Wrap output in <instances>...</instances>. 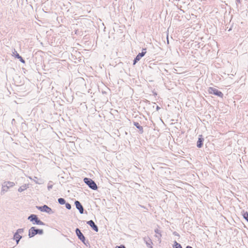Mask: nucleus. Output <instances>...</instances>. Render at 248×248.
Returning a JSON list of instances; mask_svg holds the SVG:
<instances>
[{"instance_id": "nucleus-15", "label": "nucleus", "mask_w": 248, "mask_h": 248, "mask_svg": "<svg viewBox=\"0 0 248 248\" xmlns=\"http://www.w3.org/2000/svg\"><path fill=\"white\" fill-rule=\"evenodd\" d=\"M175 248H182L181 245L175 242Z\"/></svg>"}, {"instance_id": "nucleus-17", "label": "nucleus", "mask_w": 248, "mask_h": 248, "mask_svg": "<svg viewBox=\"0 0 248 248\" xmlns=\"http://www.w3.org/2000/svg\"><path fill=\"white\" fill-rule=\"evenodd\" d=\"M36 232H37V234L39 233V234H41L43 232V230H40V229H36Z\"/></svg>"}, {"instance_id": "nucleus-3", "label": "nucleus", "mask_w": 248, "mask_h": 248, "mask_svg": "<svg viewBox=\"0 0 248 248\" xmlns=\"http://www.w3.org/2000/svg\"><path fill=\"white\" fill-rule=\"evenodd\" d=\"M28 219L32 222L34 221V222H33V224H36L38 225H43V223L40 220L38 219L37 216L35 215H31L30 216Z\"/></svg>"}, {"instance_id": "nucleus-10", "label": "nucleus", "mask_w": 248, "mask_h": 248, "mask_svg": "<svg viewBox=\"0 0 248 248\" xmlns=\"http://www.w3.org/2000/svg\"><path fill=\"white\" fill-rule=\"evenodd\" d=\"M37 234L36 229L34 227H31L29 232V236L30 237H32Z\"/></svg>"}, {"instance_id": "nucleus-7", "label": "nucleus", "mask_w": 248, "mask_h": 248, "mask_svg": "<svg viewBox=\"0 0 248 248\" xmlns=\"http://www.w3.org/2000/svg\"><path fill=\"white\" fill-rule=\"evenodd\" d=\"M76 233L78 237V238L81 240L83 242H84L85 240V237L82 232L78 229H77L76 230Z\"/></svg>"}, {"instance_id": "nucleus-2", "label": "nucleus", "mask_w": 248, "mask_h": 248, "mask_svg": "<svg viewBox=\"0 0 248 248\" xmlns=\"http://www.w3.org/2000/svg\"><path fill=\"white\" fill-rule=\"evenodd\" d=\"M208 92L210 94H213L221 97L223 96V93L220 91L213 87H210L208 89Z\"/></svg>"}, {"instance_id": "nucleus-19", "label": "nucleus", "mask_w": 248, "mask_h": 248, "mask_svg": "<svg viewBox=\"0 0 248 248\" xmlns=\"http://www.w3.org/2000/svg\"><path fill=\"white\" fill-rule=\"evenodd\" d=\"M135 125L136 126V127L139 128V129H142V127L141 126H140L139 123H137L135 124Z\"/></svg>"}, {"instance_id": "nucleus-5", "label": "nucleus", "mask_w": 248, "mask_h": 248, "mask_svg": "<svg viewBox=\"0 0 248 248\" xmlns=\"http://www.w3.org/2000/svg\"><path fill=\"white\" fill-rule=\"evenodd\" d=\"M15 185L13 182H5L2 186V190L6 191L9 187H13Z\"/></svg>"}, {"instance_id": "nucleus-4", "label": "nucleus", "mask_w": 248, "mask_h": 248, "mask_svg": "<svg viewBox=\"0 0 248 248\" xmlns=\"http://www.w3.org/2000/svg\"><path fill=\"white\" fill-rule=\"evenodd\" d=\"M23 232V229H18L14 235V239L16 240L17 244L18 243L19 240L21 238V236L20 234H22Z\"/></svg>"}, {"instance_id": "nucleus-9", "label": "nucleus", "mask_w": 248, "mask_h": 248, "mask_svg": "<svg viewBox=\"0 0 248 248\" xmlns=\"http://www.w3.org/2000/svg\"><path fill=\"white\" fill-rule=\"evenodd\" d=\"M87 224L90 225L95 231L98 232V227L94 224L93 220H90L87 222Z\"/></svg>"}, {"instance_id": "nucleus-1", "label": "nucleus", "mask_w": 248, "mask_h": 248, "mask_svg": "<svg viewBox=\"0 0 248 248\" xmlns=\"http://www.w3.org/2000/svg\"><path fill=\"white\" fill-rule=\"evenodd\" d=\"M84 182L89 186L93 189V190H96L97 189V186L95 183L93 181L92 179L88 178H85L84 179Z\"/></svg>"}, {"instance_id": "nucleus-22", "label": "nucleus", "mask_w": 248, "mask_h": 248, "mask_svg": "<svg viewBox=\"0 0 248 248\" xmlns=\"http://www.w3.org/2000/svg\"><path fill=\"white\" fill-rule=\"evenodd\" d=\"M115 248H125L124 246H117Z\"/></svg>"}, {"instance_id": "nucleus-12", "label": "nucleus", "mask_w": 248, "mask_h": 248, "mask_svg": "<svg viewBox=\"0 0 248 248\" xmlns=\"http://www.w3.org/2000/svg\"><path fill=\"white\" fill-rule=\"evenodd\" d=\"M203 140L201 138H199L197 142V146L199 148H201L202 145Z\"/></svg>"}, {"instance_id": "nucleus-14", "label": "nucleus", "mask_w": 248, "mask_h": 248, "mask_svg": "<svg viewBox=\"0 0 248 248\" xmlns=\"http://www.w3.org/2000/svg\"><path fill=\"white\" fill-rule=\"evenodd\" d=\"M58 202L61 204H63L65 203V201L63 198H59L58 199Z\"/></svg>"}, {"instance_id": "nucleus-20", "label": "nucleus", "mask_w": 248, "mask_h": 248, "mask_svg": "<svg viewBox=\"0 0 248 248\" xmlns=\"http://www.w3.org/2000/svg\"><path fill=\"white\" fill-rule=\"evenodd\" d=\"M18 59H19L20 61L22 63H24L25 62V61L22 59V58L21 56H20V57L18 58Z\"/></svg>"}, {"instance_id": "nucleus-8", "label": "nucleus", "mask_w": 248, "mask_h": 248, "mask_svg": "<svg viewBox=\"0 0 248 248\" xmlns=\"http://www.w3.org/2000/svg\"><path fill=\"white\" fill-rule=\"evenodd\" d=\"M75 205L78 209L79 210L80 213L82 214L83 213V208L80 203L78 201L75 202Z\"/></svg>"}, {"instance_id": "nucleus-18", "label": "nucleus", "mask_w": 248, "mask_h": 248, "mask_svg": "<svg viewBox=\"0 0 248 248\" xmlns=\"http://www.w3.org/2000/svg\"><path fill=\"white\" fill-rule=\"evenodd\" d=\"M65 206H66V208L68 209H70L71 208V205L68 203H66Z\"/></svg>"}, {"instance_id": "nucleus-6", "label": "nucleus", "mask_w": 248, "mask_h": 248, "mask_svg": "<svg viewBox=\"0 0 248 248\" xmlns=\"http://www.w3.org/2000/svg\"><path fill=\"white\" fill-rule=\"evenodd\" d=\"M146 49H142V51L141 53H140L136 57L135 60H134V64H135L136 63L138 62L140 60V59L143 56H144V55L146 53Z\"/></svg>"}, {"instance_id": "nucleus-24", "label": "nucleus", "mask_w": 248, "mask_h": 248, "mask_svg": "<svg viewBox=\"0 0 248 248\" xmlns=\"http://www.w3.org/2000/svg\"><path fill=\"white\" fill-rule=\"evenodd\" d=\"M22 190V189H21L20 188H19V189H18V191H21Z\"/></svg>"}, {"instance_id": "nucleus-13", "label": "nucleus", "mask_w": 248, "mask_h": 248, "mask_svg": "<svg viewBox=\"0 0 248 248\" xmlns=\"http://www.w3.org/2000/svg\"><path fill=\"white\" fill-rule=\"evenodd\" d=\"M243 216L248 221V212H243Z\"/></svg>"}, {"instance_id": "nucleus-11", "label": "nucleus", "mask_w": 248, "mask_h": 248, "mask_svg": "<svg viewBox=\"0 0 248 248\" xmlns=\"http://www.w3.org/2000/svg\"><path fill=\"white\" fill-rule=\"evenodd\" d=\"M39 209L42 211H45V212H47V213L50 212L51 211V208H50L49 207H48L46 205H44V206H43L42 207H40L39 208Z\"/></svg>"}, {"instance_id": "nucleus-21", "label": "nucleus", "mask_w": 248, "mask_h": 248, "mask_svg": "<svg viewBox=\"0 0 248 248\" xmlns=\"http://www.w3.org/2000/svg\"><path fill=\"white\" fill-rule=\"evenodd\" d=\"M15 56L16 58H18L20 57V55H19L18 53H17L16 52V53L15 54Z\"/></svg>"}, {"instance_id": "nucleus-23", "label": "nucleus", "mask_w": 248, "mask_h": 248, "mask_svg": "<svg viewBox=\"0 0 248 248\" xmlns=\"http://www.w3.org/2000/svg\"><path fill=\"white\" fill-rule=\"evenodd\" d=\"M186 248H192L190 246H187Z\"/></svg>"}, {"instance_id": "nucleus-16", "label": "nucleus", "mask_w": 248, "mask_h": 248, "mask_svg": "<svg viewBox=\"0 0 248 248\" xmlns=\"http://www.w3.org/2000/svg\"><path fill=\"white\" fill-rule=\"evenodd\" d=\"M52 187H53L52 183L51 182V183H49L48 184V186H47L48 189L49 190L51 188H52Z\"/></svg>"}]
</instances>
